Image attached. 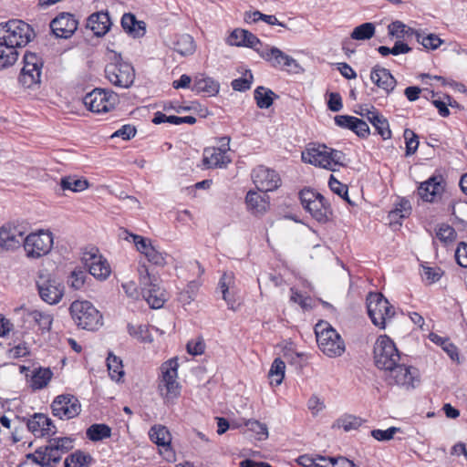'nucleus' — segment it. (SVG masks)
Segmentation results:
<instances>
[{
    "mask_svg": "<svg viewBox=\"0 0 467 467\" xmlns=\"http://www.w3.org/2000/svg\"><path fill=\"white\" fill-rule=\"evenodd\" d=\"M26 225L22 223H8L0 227V253L14 251L22 244L28 258L37 259L47 254L53 247V234L39 230L25 237Z\"/></svg>",
    "mask_w": 467,
    "mask_h": 467,
    "instance_id": "f257e3e1",
    "label": "nucleus"
},
{
    "mask_svg": "<svg viewBox=\"0 0 467 467\" xmlns=\"http://www.w3.org/2000/svg\"><path fill=\"white\" fill-rule=\"evenodd\" d=\"M34 35L31 26L22 20H10L0 24V44L5 47V52L11 51L15 61L18 58L17 48L26 46Z\"/></svg>",
    "mask_w": 467,
    "mask_h": 467,
    "instance_id": "f03ea898",
    "label": "nucleus"
},
{
    "mask_svg": "<svg viewBox=\"0 0 467 467\" xmlns=\"http://www.w3.org/2000/svg\"><path fill=\"white\" fill-rule=\"evenodd\" d=\"M69 312L74 323L80 328L96 330L102 326V315L88 301H74Z\"/></svg>",
    "mask_w": 467,
    "mask_h": 467,
    "instance_id": "7ed1b4c3",
    "label": "nucleus"
},
{
    "mask_svg": "<svg viewBox=\"0 0 467 467\" xmlns=\"http://www.w3.org/2000/svg\"><path fill=\"white\" fill-rule=\"evenodd\" d=\"M366 301L368 314L372 323L380 329H384L387 322L395 315L393 306L381 293L378 292H370Z\"/></svg>",
    "mask_w": 467,
    "mask_h": 467,
    "instance_id": "20e7f679",
    "label": "nucleus"
},
{
    "mask_svg": "<svg viewBox=\"0 0 467 467\" xmlns=\"http://www.w3.org/2000/svg\"><path fill=\"white\" fill-rule=\"evenodd\" d=\"M373 353L376 367L387 371L401 359L395 343L386 335L379 336L376 340Z\"/></svg>",
    "mask_w": 467,
    "mask_h": 467,
    "instance_id": "39448f33",
    "label": "nucleus"
},
{
    "mask_svg": "<svg viewBox=\"0 0 467 467\" xmlns=\"http://www.w3.org/2000/svg\"><path fill=\"white\" fill-rule=\"evenodd\" d=\"M36 285L40 298L48 305H56L64 296V285L47 271H39Z\"/></svg>",
    "mask_w": 467,
    "mask_h": 467,
    "instance_id": "423d86ee",
    "label": "nucleus"
},
{
    "mask_svg": "<svg viewBox=\"0 0 467 467\" xmlns=\"http://www.w3.org/2000/svg\"><path fill=\"white\" fill-rule=\"evenodd\" d=\"M105 76L114 86L128 88L134 81L135 72L130 63L122 61L120 57H115L114 62L106 66Z\"/></svg>",
    "mask_w": 467,
    "mask_h": 467,
    "instance_id": "0eeeda50",
    "label": "nucleus"
},
{
    "mask_svg": "<svg viewBox=\"0 0 467 467\" xmlns=\"http://www.w3.org/2000/svg\"><path fill=\"white\" fill-rule=\"evenodd\" d=\"M119 102V97L110 90L95 88L88 93L84 99V105L93 112H109L115 108Z\"/></svg>",
    "mask_w": 467,
    "mask_h": 467,
    "instance_id": "6e6552de",
    "label": "nucleus"
},
{
    "mask_svg": "<svg viewBox=\"0 0 467 467\" xmlns=\"http://www.w3.org/2000/svg\"><path fill=\"white\" fill-rule=\"evenodd\" d=\"M387 377L389 384H395L406 389H413L420 384V373L418 368L412 366L400 364V362L388 370Z\"/></svg>",
    "mask_w": 467,
    "mask_h": 467,
    "instance_id": "1a4fd4ad",
    "label": "nucleus"
},
{
    "mask_svg": "<svg viewBox=\"0 0 467 467\" xmlns=\"http://www.w3.org/2000/svg\"><path fill=\"white\" fill-rule=\"evenodd\" d=\"M43 62L35 53L26 52L24 55V66L21 69L19 83L30 88L40 83Z\"/></svg>",
    "mask_w": 467,
    "mask_h": 467,
    "instance_id": "9d476101",
    "label": "nucleus"
},
{
    "mask_svg": "<svg viewBox=\"0 0 467 467\" xmlns=\"http://www.w3.org/2000/svg\"><path fill=\"white\" fill-rule=\"evenodd\" d=\"M258 54L262 58L269 62L270 65L275 68L293 73H297L300 69V67L296 59L286 55L275 47L266 46L258 50Z\"/></svg>",
    "mask_w": 467,
    "mask_h": 467,
    "instance_id": "9b49d317",
    "label": "nucleus"
},
{
    "mask_svg": "<svg viewBox=\"0 0 467 467\" xmlns=\"http://www.w3.org/2000/svg\"><path fill=\"white\" fill-rule=\"evenodd\" d=\"M52 414L60 420H70L81 411V405L77 397L71 394L57 396L51 403Z\"/></svg>",
    "mask_w": 467,
    "mask_h": 467,
    "instance_id": "f8f14e48",
    "label": "nucleus"
},
{
    "mask_svg": "<svg viewBox=\"0 0 467 467\" xmlns=\"http://www.w3.org/2000/svg\"><path fill=\"white\" fill-rule=\"evenodd\" d=\"M161 374H162V383L165 389V393H163V389L161 385H160V389L164 398L168 400H173L180 395V388L179 384L176 381L178 377V362L177 358H173L164 362L161 367Z\"/></svg>",
    "mask_w": 467,
    "mask_h": 467,
    "instance_id": "ddd939ff",
    "label": "nucleus"
},
{
    "mask_svg": "<svg viewBox=\"0 0 467 467\" xmlns=\"http://www.w3.org/2000/svg\"><path fill=\"white\" fill-rule=\"evenodd\" d=\"M82 261L88 269V273L95 278L105 280L109 277L110 274L109 265L102 255L99 254L98 248L91 247L89 250H86L83 253Z\"/></svg>",
    "mask_w": 467,
    "mask_h": 467,
    "instance_id": "4468645a",
    "label": "nucleus"
},
{
    "mask_svg": "<svg viewBox=\"0 0 467 467\" xmlns=\"http://www.w3.org/2000/svg\"><path fill=\"white\" fill-rule=\"evenodd\" d=\"M346 346L337 331L327 322L323 320V354L329 358L343 355Z\"/></svg>",
    "mask_w": 467,
    "mask_h": 467,
    "instance_id": "2eb2a0df",
    "label": "nucleus"
},
{
    "mask_svg": "<svg viewBox=\"0 0 467 467\" xmlns=\"http://www.w3.org/2000/svg\"><path fill=\"white\" fill-rule=\"evenodd\" d=\"M252 180L260 192H272L276 190L281 184L279 174L269 168L259 165L252 171Z\"/></svg>",
    "mask_w": 467,
    "mask_h": 467,
    "instance_id": "dca6fc26",
    "label": "nucleus"
},
{
    "mask_svg": "<svg viewBox=\"0 0 467 467\" xmlns=\"http://www.w3.org/2000/svg\"><path fill=\"white\" fill-rule=\"evenodd\" d=\"M26 426L36 438L50 437L57 433V427L52 420L43 413H35L26 420Z\"/></svg>",
    "mask_w": 467,
    "mask_h": 467,
    "instance_id": "f3484780",
    "label": "nucleus"
},
{
    "mask_svg": "<svg viewBox=\"0 0 467 467\" xmlns=\"http://www.w3.org/2000/svg\"><path fill=\"white\" fill-rule=\"evenodd\" d=\"M78 21L69 13H61L50 23V28L57 37L69 38L78 28Z\"/></svg>",
    "mask_w": 467,
    "mask_h": 467,
    "instance_id": "a211bd4d",
    "label": "nucleus"
},
{
    "mask_svg": "<svg viewBox=\"0 0 467 467\" xmlns=\"http://www.w3.org/2000/svg\"><path fill=\"white\" fill-rule=\"evenodd\" d=\"M370 80L379 88L382 89L386 95L390 94L397 85V80L389 70L379 65L372 67L370 71Z\"/></svg>",
    "mask_w": 467,
    "mask_h": 467,
    "instance_id": "6ab92c4d",
    "label": "nucleus"
},
{
    "mask_svg": "<svg viewBox=\"0 0 467 467\" xmlns=\"http://www.w3.org/2000/svg\"><path fill=\"white\" fill-rule=\"evenodd\" d=\"M231 148H205L203 153V164L207 168L226 166L232 161L229 154Z\"/></svg>",
    "mask_w": 467,
    "mask_h": 467,
    "instance_id": "aec40b11",
    "label": "nucleus"
},
{
    "mask_svg": "<svg viewBox=\"0 0 467 467\" xmlns=\"http://www.w3.org/2000/svg\"><path fill=\"white\" fill-rule=\"evenodd\" d=\"M22 318L25 324H28L27 328L37 326L42 331H49L53 322L50 314L38 310L23 309Z\"/></svg>",
    "mask_w": 467,
    "mask_h": 467,
    "instance_id": "412c9836",
    "label": "nucleus"
},
{
    "mask_svg": "<svg viewBox=\"0 0 467 467\" xmlns=\"http://www.w3.org/2000/svg\"><path fill=\"white\" fill-rule=\"evenodd\" d=\"M300 200L303 207L318 222L321 221V193L310 189L300 192Z\"/></svg>",
    "mask_w": 467,
    "mask_h": 467,
    "instance_id": "4be33fe9",
    "label": "nucleus"
},
{
    "mask_svg": "<svg viewBox=\"0 0 467 467\" xmlns=\"http://www.w3.org/2000/svg\"><path fill=\"white\" fill-rule=\"evenodd\" d=\"M227 43L231 46L247 47L256 50L257 52L261 49L257 47L258 45L261 46L258 37L255 36L253 33L240 28H236L231 33L227 38Z\"/></svg>",
    "mask_w": 467,
    "mask_h": 467,
    "instance_id": "5701e85b",
    "label": "nucleus"
},
{
    "mask_svg": "<svg viewBox=\"0 0 467 467\" xmlns=\"http://www.w3.org/2000/svg\"><path fill=\"white\" fill-rule=\"evenodd\" d=\"M110 26L109 13L103 11L90 15L86 24L87 28H89L97 36H104L109 30Z\"/></svg>",
    "mask_w": 467,
    "mask_h": 467,
    "instance_id": "b1692460",
    "label": "nucleus"
},
{
    "mask_svg": "<svg viewBox=\"0 0 467 467\" xmlns=\"http://www.w3.org/2000/svg\"><path fill=\"white\" fill-rule=\"evenodd\" d=\"M442 191L441 177H431L418 188L419 195L426 202H434Z\"/></svg>",
    "mask_w": 467,
    "mask_h": 467,
    "instance_id": "393cba45",
    "label": "nucleus"
},
{
    "mask_svg": "<svg viewBox=\"0 0 467 467\" xmlns=\"http://www.w3.org/2000/svg\"><path fill=\"white\" fill-rule=\"evenodd\" d=\"M142 296L150 306L154 309L161 308L167 300L164 290L155 282L150 285L142 286Z\"/></svg>",
    "mask_w": 467,
    "mask_h": 467,
    "instance_id": "a878e982",
    "label": "nucleus"
},
{
    "mask_svg": "<svg viewBox=\"0 0 467 467\" xmlns=\"http://www.w3.org/2000/svg\"><path fill=\"white\" fill-rule=\"evenodd\" d=\"M121 26L126 33L134 38L141 37L146 33V24L144 21L137 20L131 13H126L121 18Z\"/></svg>",
    "mask_w": 467,
    "mask_h": 467,
    "instance_id": "bb28decb",
    "label": "nucleus"
},
{
    "mask_svg": "<svg viewBox=\"0 0 467 467\" xmlns=\"http://www.w3.org/2000/svg\"><path fill=\"white\" fill-rule=\"evenodd\" d=\"M411 213L410 202L402 198L398 203L395 204V208L389 211L388 214L389 223L392 227H400L402 224V220L408 218Z\"/></svg>",
    "mask_w": 467,
    "mask_h": 467,
    "instance_id": "cd10ccee",
    "label": "nucleus"
},
{
    "mask_svg": "<svg viewBox=\"0 0 467 467\" xmlns=\"http://www.w3.org/2000/svg\"><path fill=\"white\" fill-rule=\"evenodd\" d=\"M245 202L248 210L254 214H263L268 208L269 203L265 195H261L254 191H249L245 196Z\"/></svg>",
    "mask_w": 467,
    "mask_h": 467,
    "instance_id": "c85d7f7f",
    "label": "nucleus"
},
{
    "mask_svg": "<svg viewBox=\"0 0 467 467\" xmlns=\"http://www.w3.org/2000/svg\"><path fill=\"white\" fill-rule=\"evenodd\" d=\"M172 45L174 51L182 57L192 55L196 48L192 36L188 34L176 36Z\"/></svg>",
    "mask_w": 467,
    "mask_h": 467,
    "instance_id": "c756f323",
    "label": "nucleus"
},
{
    "mask_svg": "<svg viewBox=\"0 0 467 467\" xmlns=\"http://www.w3.org/2000/svg\"><path fill=\"white\" fill-rule=\"evenodd\" d=\"M192 89L195 92H204L209 95H215L219 91V84L212 78L203 75L196 76Z\"/></svg>",
    "mask_w": 467,
    "mask_h": 467,
    "instance_id": "7c9ffc66",
    "label": "nucleus"
},
{
    "mask_svg": "<svg viewBox=\"0 0 467 467\" xmlns=\"http://www.w3.org/2000/svg\"><path fill=\"white\" fill-rule=\"evenodd\" d=\"M254 96L259 109L270 108L274 100L278 98L274 91L263 86L255 88Z\"/></svg>",
    "mask_w": 467,
    "mask_h": 467,
    "instance_id": "2f4dec72",
    "label": "nucleus"
},
{
    "mask_svg": "<svg viewBox=\"0 0 467 467\" xmlns=\"http://www.w3.org/2000/svg\"><path fill=\"white\" fill-rule=\"evenodd\" d=\"M53 376L50 368H38L33 371L30 379V386L34 390L45 388Z\"/></svg>",
    "mask_w": 467,
    "mask_h": 467,
    "instance_id": "473e14b6",
    "label": "nucleus"
},
{
    "mask_svg": "<svg viewBox=\"0 0 467 467\" xmlns=\"http://www.w3.org/2000/svg\"><path fill=\"white\" fill-rule=\"evenodd\" d=\"M151 441L158 446L165 447L166 450L170 448L171 437L168 429L161 425H155L150 428L149 431Z\"/></svg>",
    "mask_w": 467,
    "mask_h": 467,
    "instance_id": "72a5a7b5",
    "label": "nucleus"
},
{
    "mask_svg": "<svg viewBox=\"0 0 467 467\" xmlns=\"http://www.w3.org/2000/svg\"><path fill=\"white\" fill-rule=\"evenodd\" d=\"M365 420L360 417L345 414L338 418L333 424V428H342L345 431L358 430Z\"/></svg>",
    "mask_w": 467,
    "mask_h": 467,
    "instance_id": "f704fd0d",
    "label": "nucleus"
},
{
    "mask_svg": "<svg viewBox=\"0 0 467 467\" xmlns=\"http://www.w3.org/2000/svg\"><path fill=\"white\" fill-rule=\"evenodd\" d=\"M92 462L93 458L89 453L78 450L67 456L64 464L65 467H86Z\"/></svg>",
    "mask_w": 467,
    "mask_h": 467,
    "instance_id": "c9c22d12",
    "label": "nucleus"
},
{
    "mask_svg": "<svg viewBox=\"0 0 467 467\" xmlns=\"http://www.w3.org/2000/svg\"><path fill=\"white\" fill-rule=\"evenodd\" d=\"M87 437L92 441H99L111 436V429L106 424H92L86 431Z\"/></svg>",
    "mask_w": 467,
    "mask_h": 467,
    "instance_id": "e433bc0d",
    "label": "nucleus"
},
{
    "mask_svg": "<svg viewBox=\"0 0 467 467\" xmlns=\"http://www.w3.org/2000/svg\"><path fill=\"white\" fill-rule=\"evenodd\" d=\"M368 119L375 127L378 133L383 138V140L389 139L391 131L389 128V122L381 115L377 112H368Z\"/></svg>",
    "mask_w": 467,
    "mask_h": 467,
    "instance_id": "4c0bfd02",
    "label": "nucleus"
},
{
    "mask_svg": "<svg viewBox=\"0 0 467 467\" xmlns=\"http://www.w3.org/2000/svg\"><path fill=\"white\" fill-rule=\"evenodd\" d=\"M375 34V25L370 22L363 23L356 26L350 36L354 40H368Z\"/></svg>",
    "mask_w": 467,
    "mask_h": 467,
    "instance_id": "58836bf2",
    "label": "nucleus"
},
{
    "mask_svg": "<svg viewBox=\"0 0 467 467\" xmlns=\"http://www.w3.org/2000/svg\"><path fill=\"white\" fill-rule=\"evenodd\" d=\"M107 366L112 379L119 380L124 375L122 360L112 353H109L107 358Z\"/></svg>",
    "mask_w": 467,
    "mask_h": 467,
    "instance_id": "ea45409f",
    "label": "nucleus"
},
{
    "mask_svg": "<svg viewBox=\"0 0 467 467\" xmlns=\"http://www.w3.org/2000/svg\"><path fill=\"white\" fill-rule=\"evenodd\" d=\"M285 364L280 358L274 359L271 368L268 372V377L270 378L272 384L275 382L277 386L282 383L285 377Z\"/></svg>",
    "mask_w": 467,
    "mask_h": 467,
    "instance_id": "a19ab883",
    "label": "nucleus"
},
{
    "mask_svg": "<svg viewBox=\"0 0 467 467\" xmlns=\"http://www.w3.org/2000/svg\"><path fill=\"white\" fill-rule=\"evenodd\" d=\"M415 38L417 42L421 44L426 49L431 50L437 49L443 43V40L435 34H429L425 36L419 31L415 32Z\"/></svg>",
    "mask_w": 467,
    "mask_h": 467,
    "instance_id": "79ce46f5",
    "label": "nucleus"
},
{
    "mask_svg": "<svg viewBox=\"0 0 467 467\" xmlns=\"http://www.w3.org/2000/svg\"><path fill=\"white\" fill-rule=\"evenodd\" d=\"M61 188L66 191L71 192H82L88 187V182L86 180L77 179L75 177L67 176L64 177L60 181Z\"/></svg>",
    "mask_w": 467,
    "mask_h": 467,
    "instance_id": "37998d69",
    "label": "nucleus"
},
{
    "mask_svg": "<svg viewBox=\"0 0 467 467\" xmlns=\"http://www.w3.org/2000/svg\"><path fill=\"white\" fill-rule=\"evenodd\" d=\"M410 27H407L405 24L400 21H394L388 26L389 35L396 38H403L405 36H414L415 32Z\"/></svg>",
    "mask_w": 467,
    "mask_h": 467,
    "instance_id": "c03bdc74",
    "label": "nucleus"
},
{
    "mask_svg": "<svg viewBox=\"0 0 467 467\" xmlns=\"http://www.w3.org/2000/svg\"><path fill=\"white\" fill-rule=\"evenodd\" d=\"M88 277L86 271L82 269H75L67 277V285L75 290H79L85 285Z\"/></svg>",
    "mask_w": 467,
    "mask_h": 467,
    "instance_id": "a18cd8bd",
    "label": "nucleus"
},
{
    "mask_svg": "<svg viewBox=\"0 0 467 467\" xmlns=\"http://www.w3.org/2000/svg\"><path fill=\"white\" fill-rule=\"evenodd\" d=\"M128 332L131 337L140 340L141 342H151L152 340L151 336L149 333L148 327L145 325L136 327L129 324Z\"/></svg>",
    "mask_w": 467,
    "mask_h": 467,
    "instance_id": "49530a36",
    "label": "nucleus"
},
{
    "mask_svg": "<svg viewBox=\"0 0 467 467\" xmlns=\"http://www.w3.org/2000/svg\"><path fill=\"white\" fill-rule=\"evenodd\" d=\"M244 425L248 428L249 431L254 432L257 435V440L264 441L268 438V430L265 423L255 420H248L245 421Z\"/></svg>",
    "mask_w": 467,
    "mask_h": 467,
    "instance_id": "de8ad7c7",
    "label": "nucleus"
},
{
    "mask_svg": "<svg viewBox=\"0 0 467 467\" xmlns=\"http://www.w3.org/2000/svg\"><path fill=\"white\" fill-rule=\"evenodd\" d=\"M301 157L304 162L321 167V151L319 148H306V150L302 151Z\"/></svg>",
    "mask_w": 467,
    "mask_h": 467,
    "instance_id": "09e8293b",
    "label": "nucleus"
},
{
    "mask_svg": "<svg viewBox=\"0 0 467 467\" xmlns=\"http://www.w3.org/2000/svg\"><path fill=\"white\" fill-rule=\"evenodd\" d=\"M26 458L41 467L49 466V462H47V456L46 446L38 447L33 453H28Z\"/></svg>",
    "mask_w": 467,
    "mask_h": 467,
    "instance_id": "8fccbe9b",
    "label": "nucleus"
},
{
    "mask_svg": "<svg viewBox=\"0 0 467 467\" xmlns=\"http://www.w3.org/2000/svg\"><path fill=\"white\" fill-rule=\"evenodd\" d=\"M253 80V75L250 70H246L244 77L234 79L232 88L236 91H246L250 89Z\"/></svg>",
    "mask_w": 467,
    "mask_h": 467,
    "instance_id": "3c124183",
    "label": "nucleus"
},
{
    "mask_svg": "<svg viewBox=\"0 0 467 467\" xmlns=\"http://www.w3.org/2000/svg\"><path fill=\"white\" fill-rule=\"evenodd\" d=\"M328 187L332 192L337 194L344 200H347L348 202H350V201L348 200L347 185L337 181L333 174H330L329 176Z\"/></svg>",
    "mask_w": 467,
    "mask_h": 467,
    "instance_id": "603ef678",
    "label": "nucleus"
},
{
    "mask_svg": "<svg viewBox=\"0 0 467 467\" xmlns=\"http://www.w3.org/2000/svg\"><path fill=\"white\" fill-rule=\"evenodd\" d=\"M323 467H355V464L352 461L348 460L346 457H325L323 456Z\"/></svg>",
    "mask_w": 467,
    "mask_h": 467,
    "instance_id": "864d4df0",
    "label": "nucleus"
},
{
    "mask_svg": "<svg viewBox=\"0 0 467 467\" xmlns=\"http://www.w3.org/2000/svg\"><path fill=\"white\" fill-rule=\"evenodd\" d=\"M331 149V152L329 155H326V152L323 151V168L332 170L331 168H327V165H330V161H332L335 164L343 165L344 155L340 150Z\"/></svg>",
    "mask_w": 467,
    "mask_h": 467,
    "instance_id": "5fc2aeb1",
    "label": "nucleus"
},
{
    "mask_svg": "<svg viewBox=\"0 0 467 467\" xmlns=\"http://www.w3.org/2000/svg\"><path fill=\"white\" fill-rule=\"evenodd\" d=\"M400 431V428L390 427L387 430H373L371 436L379 441H386L391 440L394 435Z\"/></svg>",
    "mask_w": 467,
    "mask_h": 467,
    "instance_id": "6e6d98bb",
    "label": "nucleus"
},
{
    "mask_svg": "<svg viewBox=\"0 0 467 467\" xmlns=\"http://www.w3.org/2000/svg\"><path fill=\"white\" fill-rule=\"evenodd\" d=\"M152 122L154 124H161V123H170L172 125H182V117L178 116H167L161 111H157L154 114Z\"/></svg>",
    "mask_w": 467,
    "mask_h": 467,
    "instance_id": "4d7b16f0",
    "label": "nucleus"
},
{
    "mask_svg": "<svg viewBox=\"0 0 467 467\" xmlns=\"http://www.w3.org/2000/svg\"><path fill=\"white\" fill-rule=\"evenodd\" d=\"M136 132L137 130L134 126L126 124L112 133L109 139L121 138L123 140H129L136 135Z\"/></svg>",
    "mask_w": 467,
    "mask_h": 467,
    "instance_id": "13d9d810",
    "label": "nucleus"
},
{
    "mask_svg": "<svg viewBox=\"0 0 467 467\" xmlns=\"http://www.w3.org/2000/svg\"><path fill=\"white\" fill-rule=\"evenodd\" d=\"M421 275L429 284H432L440 280L442 275V271L439 267L423 266Z\"/></svg>",
    "mask_w": 467,
    "mask_h": 467,
    "instance_id": "bf43d9fd",
    "label": "nucleus"
},
{
    "mask_svg": "<svg viewBox=\"0 0 467 467\" xmlns=\"http://www.w3.org/2000/svg\"><path fill=\"white\" fill-rule=\"evenodd\" d=\"M46 448L47 456V462H49L48 467H53L60 462L63 452H61L60 450H58L57 447H56L55 444L52 443L47 445Z\"/></svg>",
    "mask_w": 467,
    "mask_h": 467,
    "instance_id": "052dcab7",
    "label": "nucleus"
},
{
    "mask_svg": "<svg viewBox=\"0 0 467 467\" xmlns=\"http://www.w3.org/2000/svg\"><path fill=\"white\" fill-rule=\"evenodd\" d=\"M130 235L132 238L137 250L144 255H146V253L150 252V249L153 248L147 238L134 234H130Z\"/></svg>",
    "mask_w": 467,
    "mask_h": 467,
    "instance_id": "680f3d73",
    "label": "nucleus"
},
{
    "mask_svg": "<svg viewBox=\"0 0 467 467\" xmlns=\"http://www.w3.org/2000/svg\"><path fill=\"white\" fill-rule=\"evenodd\" d=\"M327 105L328 109L333 112L340 111L343 108V102L340 94L337 92L329 93Z\"/></svg>",
    "mask_w": 467,
    "mask_h": 467,
    "instance_id": "e2e57ef3",
    "label": "nucleus"
},
{
    "mask_svg": "<svg viewBox=\"0 0 467 467\" xmlns=\"http://www.w3.org/2000/svg\"><path fill=\"white\" fill-rule=\"evenodd\" d=\"M455 234V230L448 224H441L436 233L437 237L441 242L452 241Z\"/></svg>",
    "mask_w": 467,
    "mask_h": 467,
    "instance_id": "0e129e2a",
    "label": "nucleus"
},
{
    "mask_svg": "<svg viewBox=\"0 0 467 467\" xmlns=\"http://www.w3.org/2000/svg\"><path fill=\"white\" fill-rule=\"evenodd\" d=\"M234 283V275L232 273H224L219 281V287L223 294V300H227V295L229 294V288Z\"/></svg>",
    "mask_w": 467,
    "mask_h": 467,
    "instance_id": "69168bd1",
    "label": "nucleus"
},
{
    "mask_svg": "<svg viewBox=\"0 0 467 467\" xmlns=\"http://www.w3.org/2000/svg\"><path fill=\"white\" fill-rule=\"evenodd\" d=\"M48 443L55 444L61 452L66 453L73 448V440L68 437L50 439Z\"/></svg>",
    "mask_w": 467,
    "mask_h": 467,
    "instance_id": "338daca9",
    "label": "nucleus"
},
{
    "mask_svg": "<svg viewBox=\"0 0 467 467\" xmlns=\"http://www.w3.org/2000/svg\"><path fill=\"white\" fill-rule=\"evenodd\" d=\"M455 258L459 265L467 267V244L462 242L455 251Z\"/></svg>",
    "mask_w": 467,
    "mask_h": 467,
    "instance_id": "774afa93",
    "label": "nucleus"
}]
</instances>
